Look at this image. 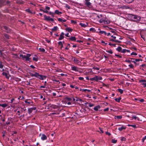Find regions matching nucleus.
Here are the masks:
<instances>
[{
	"label": "nucleus",
	"instance_id": "f257e3e1",
	"mask_svg": "<svg viewBox=\"0 0 146 146\" xmlns=\"http://www.w3.org/2000/svg\"><path fill=\"white\" fill-rule=\"evenodd\" d=\"M34 75L35 77L41 80H43L44 79V78H46V76L39 75L38 73L36 72H35V74H34Z\"/></svg>",
	"mask_w": 146,
	"mask_h": 146
},
{
	"label": "nucleus",
	"instance_id": "f03ea898",
	"mask_svg": "<svg viewBox=\"0 0 146 146\" xmlns=\"http://www.w3.org/2000/svg\"><path fill=\"white\" fill-rule=\"evenodd\" d=\"M131 15V17L132 19H135L136 20L135 21H139L140 20L141 17L139 16L138 15H132V14L131 15Z\"/></svg>",
	"mask_w": 146,
	"mask_h": 146
},
{
	"label": "nucleus",
	"instance_id": "7ed1b4c3",
	"mask_svg": "<svg viewBox=\"0 0 146 146\" xmlns=\"http://www.w3.org/2000/svg\"><path fill=\"white\" fill-rule=\"evenodd\" d=\"M44 17L45 20L48 21H51L53 22L54 21V20L53 19L50 18V17H47L46 15H44Z\"/></svg>",
	"mask_w": 146,
	"mask_h": 146
},
{
	"label": "nucleus",
	"instance_id": "20e7f679",
	"mask_svg": "<svg viewBox=\"0 0 146 146\" xmlns=\"http://www.w3.org/2000/svg\"><path fill=\"white\" fill-rule=\"evenodd\" d=\"M20 56V57H21L23 59H25L26 60L29 61L30 60V58H28L26 56L21 54Z\"/></svg>",
	"mask_w": 146,
	"mask_h": 146
},
{
	"label": "nucleus",
	"instance_id": "39448f33",
	"mask_svg": "<svg viewBox=\"0 0 146 146\" xmlns=\"http://www.w3.org/2000/svg\"><path fill=\"white\" fill-rule=\"evenodd\" d=\"M40 136H41V139L43 140H46L47 139V137L44 134L42 135L40 134Z\"/></svg>",
	"mask_w": 146,
	"mask_h": 146
},
{
	"label": "nucleus",
	"instance_id": "423d86ee",
	"mask_svg": "<svg viewBox=\"0 0 146 146\" xmlns=\"http://www.w3.org/2000/svg\"><path fill=\"white\" fill-rule=\"evenodd\" d=\"M2 74L5 76L6 78L7 79H9L10 77V76L8 75L5 72H3L2 73Z\"/></svg>",
	"mask_w": 146,
	"mask_h": 146
},
{
	"label": "nucleus",
	"instance_id": "0eeeda50",
	"mask_svg": "<svg viewBox=\"0 0 146 146\" xmlns=\"http://www.w3.org/2000/svg\"><path fill=\"white\" fill-rule=\"evenodd\" d=\"M64 33L62 32L61 33V34L60 35V37L59 38V40H61L64 38Z\"/></svg>",
	"mask_w": 146,
	"mask_h": 146
},
{
	"label": "nucleus",
	"instance_id": "6e6552de",
	"mask_svg": "<svg viewBox=\"0 0 146 146\" xmlns=\"http://www.w3.org/2000/svg\"><path fill=\"white\" fill-rule=\"evenodd\" d=\"M127 3H130L133 2L134 0H124Z\"/></svg>",
	"mask_w": 146,
	"mask_h": 146
},
{
	"label": "nucleus",
	"instance_id": "1a4fd4ad",
	"mask_svg": "<svg viewBox=\"0 0 146 146\" xmlns=\"http://www.w3.org/2000/svg\"><path fill=\"white\" fill-rule=\"evenodd\" d=\"M85 5H87L88 7H90L91 6V3L90 2H86Z\"/></svg>",
	"mask_w": 146,
	"mask_h": 146
},
{
	"label": "nucleus",
	"instance_id": "9d476101",
	"mask_svg": "<svg viewBox=\"0 0 146 146\" xmlns=\"http://www.w3.org/2000/svg\"><path fill=\"white\" fill-rule=\"evenodd\" d=\"M72 70L76 71H78L77 68L76 66H74L72 67Z\"/></svg>",
	"mask_w": 146,
	"mask_h": 146
},
{
	"label": "nucleus",
	"instance_id": "9b49d317",
	"mask_svg": "<svg viewBox=\"0 0 146 146\" xmlns=\"http://www.w3.org/2000/svg\"><path fill=\"white\" fill-rule=\"evenodd\" d=\"M3 27V29L7 30V32L8 33L10 31V29L7 27L6 26H4Z\"/></svg>",
	"mask_w": 146,
	"mask_h": 146
},
{
	"label": "nucleus",
	"instance_id": "f8f14e48",
	"mask_svg": "<svg viewBox=\"0 0 146 146\" xmlns=\"http://www.w3.org/2000/svg\"><path fill=\"white\" fill-rule=\"evenodd\" d=\"M126 127L124 126H122L121 127H119L118 128V130L120 131H121L123 129H126Z\"/></svg>",
	"mask_w": 146,
	"mask_h": 146
},
{
	"label": "nucleus",
	"instance_id": "ddd939ff",
	"mask_svg": "<svg viewBox=\"0 0 146 146\" xmlns=\"http://www.w3.org/2000/svg\"><path fill=\"white\" fill-rule=\"evenodd\" d=\"M100 108V107L99 106H97L96 107H95L94 108V109L95 110V111H98V109Z\"/></svg>",
	"mask_w": 146,
	"mask_h": 146
},
{
	"label": "nucleus",
	"instance_id": "4468645a",
	"mask_svg": "<svg viewBox=\"0 0 146 146\" xmlns=\"http://www.w3.org/2000/svg\"><path fill=\"white\" fill-rule=\"evenodd\" d=\"M122 118V117L121 116H115V119H121Z\"/></svg>",
	"mask_w": 146,
	"mask_h": 146
},
{
	"label": "nucleus",
	"instance_id": "2eb2a0df",
	"mask_svg": "<svg viewBox=\"0 0 146 146\" xmlns=\"http://www.w3.org/2000/svg\"><path fill=\"white\" fill-rule=\"evenodd\" d=\"M70 39L72 41H75L76 38L75 36H71L70 38Z\"/></svg>",
	"mask_w": 146,
	"mask_h": 146
},
{
	"label": "nucleus",
	"instance_id": "dca6fc26",
	"mask_svg": "<svg viewBox=\"0 0 146 146\" xmlns=\"http://www.w3.org/2000/svg\"><path fill=\"white\" fill-rule=\"evenodd\" d=\"M58 20L59 21L62 22H65L66 21V20H65V19L62 20L61 18H58Z\"/></svg>",
	"mask_w": 146,
	"mask_h": 146
},
{
	"label": "nucleus",
	"instance_id": "f3484780",
	"mask_svg": "<svg viewBox=\"0 0 146 146\" xmlns=\"http://www.w3.org/2000/svg\"><path fill=\"white\" fill-rule=\"evenodd\" d=\"M110 40L111 41L115 42H117L118 43H120L121 42L120 41L118 40H114L112 39Z\"/></svg>",
	"mask_w": 146,
	"mask_h": 146
},
{
	"label": "nucleus",
	"instance_id": "a211bd4d",
	"mask_svg": "<svg viewBox=\"0 0 146 146\" xmlns=\"http://www.w3.org/2000/svg\"><path fill=\"white\" fill-rule=\"evenodd\" d=\"M33 110V108H32L28 109V111L29 113L30 114Z\"/></svg>",
	"mask_w": 146,
	"mask_h": 146
},
{
	"label": "nucleus",
	"instance_id": "6ab92c4d",
	"mask_svg": "<svg viewBox=\"0 0 146 146\" xmlns=\"http://www.w3.org/2000/svg\"><path fill=\"white\" fill-rule=\"evenodd\" d=\"M79 25H80L82 27H85L87 26V25H86L85 24L82 23H80L79 24Z\"/></svg>",
	"mask_w": 146,
	"mask_h": 146
},
{
	"label": "nucleus",
	"instance_id": "aec40b11",
	"mask_svg": "<svg viewBox=\"0 0 146 146\" xmlns=\"http://www.w3.org/2000/svg\"><path fill=\"white\" fill-rule=\"evenodd\" d=\"M39 50L42 52H44L45 51V49L42 48H39Z\"/></svg>",
	"mask_w": 146,
	"mask_h": 146
},
{
	"label": "nucleus",
	"instance_id": "412c9836",
	"mask_svg": "<svg viewBox=\"0 0 146 146\" xmlns=\"http://www.w3.org/2000/svg\"><path fill=\"white\" fill-rule=\"evenodd\" d=\"M66 30L69 32H71L72 31V29H70V28H66Z\"/></svg>",
	"mask_w": 146,
	"mask_h": 146
},
{
	"label": "nucleus",
	"instance_id": "4be33fe9",
	"mask_svg": "<svg viewBox=\"0 0 146 146\" xmlns=\"http://www.w3.org/2000/svg\"><path fill=\"white\" fill-rule=\"evenodd\" d=\"M122 48L121 47L119 46L116 49V50L119 52H121V51Z\"/></svg>",
	"mask_w": 146,
	"mask_h": 146
},
{
	"label": "nucleus",
	"instance_id": "5701e85b",
	"mask_svg": "<svg viewBox=\"0 0 146 146\" xmlns=\"http://www.w3.org/2000/svg\"><path fill=\"white\" fill-rule=\"evenodd\" d=\"M99 33L101 34H104L105 35H106L107 34L104 31H99Z\"/></svg>",
	"mask_w": 146,
	"mask_h": 146
},
{
	"label": "nucleus",
	"instance_id": "b1692460",
	"mask_svg": "<svg viewBox=\"0 0 146 146\" xmlns=\"http://www.w3.org/2000/svg\"><path fill=\"white\" fill-rule=\"evenodd\" d=\"M54 13L57 14H59L62 13V12H59L57 10L55 11Z\"/></svg>",
	"mask_w": 146,
	"mask_h": 146
},
{
	"label": "nucleus",
	"instance_id": "393cba45",
	"mask_svg": "<svg viewBox=\"0 0 146 146\" xmlns=\"http://www.w3.org/2000/svg\"><path fill=\"white\" fill-rule=\"evenodd\" d=\"M58 29V27L57 26H55L52 29V30L53 31H56Z\"/></svg>",
	"mask_w": 146,
	"mask_h": 146
},
{
	"label": "nucleus",
	"instance_id": "a878e982",
	"mask_svg": "<svg viewBox=\"0 0 146 146\" xmlns=\"http://www.w3.org/2000/svg\"><path fill=\"white\" fill-rule=\"evenodd\" d=\"M0 106L3 108H5L7 106V105L6 104H0Z\"/></svg>",
	"mask_w": 146,
	"mask_h": 146
},
{
	"label": "nucleus",
	"instance_id": "bb28decb",
	"mask_svg": "<svg viewBox=\"0 0 146 146\" xmlns=\"http://www.w3.org/2000/svg\"><path fill=\"white\" fill-rule=\"evenodd\" d=\"M118 91L121 94H122L123 92V91L121 89H117Z\"/></svg>",
	"mask_w": 146,
	"mask_h": 146
},
{
	"label": "nucleus",
	"instance_id": "cd10ccee",
	"mask_svg": "<svg viewBox=\"0 0 146 146\" xmlns=\"http://www.w3.org/2000/svg\"><path fill=\"white\" fill-rule=\"evenodd\" d=\"M90 31H92L93 32H95L96 30H95L94 28H92L90 29Z\"/></svg>",
	"mask_w": 146,
	"mask_h": 146
},
{
	"label": "nucleus",
	"instance_id": "c85d7f7f",
	"mask_svg": "<svg viewBox=\"0 0 146 146\" xmlns=\"http://www.w3.org/2000/svg\"><path fill=\"white\" fill-rule=\"evenodd\" d=\"M88 91V92H90L91 91V90H87V89H83L82 90V92H85L86 91Z\"/></svg>",
	"mask_w": 146,
	"mask_h": 146
},
{
	"label": "nucleus",
	"instance_id": "c756f323",
	"mask_svg": "<svg viewBox=\"0 0 146 146\" xmlns=\"http://www.w3.org/2000/svg\"><path fill=\"white\" fill-rule=\"evenodd\" d=\"M121 98H118L115 99V100L116 101H117L118 102H120V100H121Z\"/></svg>",
	"mask_w": 146,
	"mask_h": 146
},
{
	"label": "nucleus",
	"instance_id": "7c9ffc66",
	"mask_svg": "<svg viewBox=\"0 0 146 146\" xmlns=\"http://www.w3.org/2000/svg\"><path fill=\"white\" fill-rule=\"evenodd\" d=\"M117 142V140H115L114 139H112L111 140V142L114 143H115Z\"/></svg>",
	"mask_w": 146,
	"mask_h": 146
},
{
	"label": "nucleus",
	"instance_id": "2f4dec72",
	"mask_svg": "<svg viewBox=\"0 0 146 146\" xmlns=\"http://www.w3.org/2000/svg\"><path fill=\"white\" fill-rule=\"evenodd\" d=\"M110 23V21L109 20H107L104 21V23L106 24H108Z\"/></svg>",
	"mask_w": 146,
	"mask_h": 146
},
{
	"label": "nucleus",
	"instance_id": "473e14b6",
	"mask_svg": "<svg viewBox=\"0 0 146 146\" xmlns=\"http://www.w3.org/2000/svg\"><path fill=\"white\" fill-rule=\"evenodd\" d=\"M128 126H132L134 127V128H136V126L135 125H128Z\"/></svg>",
	"mask_w": 146,
	"mask_h": 146
},
{
	"label": "nucleus",
	"instance_id": "72a5a7b5",
	"mask_svg": "<svg viewBox=\"0 0 146 146\" xmlns=\"http://www.w3.org/2000/svg\"><path fill=\"white\" fill-rule=\"evenodd\" d=\"M97 81L99 80H101L102 79V78L99 76H97Z\"/></svg>",
	"mask_w": 146,
	"mask_h": 146
},
{
	"label": "nucleus",
	"instance_id": "f704fd0d",
	"mask_svg": "<svg viewBox=\"0 0 146 146\" xmlns=\"http://www.w3.org/2000/svg\"><path fill=\"white\" fill-rule=\"evenodd\" d=\"M74 61L75 63H78V60H77L76 58H74Z\"/></svg>",
	"mask_w": 146,
	"mask_h": 146
},
{
	"label": "nucleus",
	"instance_id": "c9c22d12",
	"mask_svg": "<svg viewBox=\"0 0 146 146\" xmlns=\"http://www.w3.org/2000/svg\"><path fill=\"white\" fill-rule=\"evenodd\" d=\"M93 78L94 80L96 81H97V78L98 77H97V76H95Z\"/></svg>",
	"mask_w": 146,
	"mask_h": 146
},
{
	"label": "nucleus",
	"instance_id": "e433bc0d",
	"mask_svg": "<svg viewBox=\"0 0 146 146\" xmlns=\"http://www.w3.org/2000/svg\"><path fill=\"white\" fill-rule=\"evenodd\" d=\"M106 52L109 53L111 54H112L113 53V52L111 50H107L106 51Z\"/></svg>",
	"mask_w": 146,
	"mask_h": 146
},
{
	"label": "nucleus",
	"instance_id": "4c0bfd02",
	"mask_svg": "<svg viewBox=\"0 0 146 146\" xmlns=\"http://www.w3.org/2000/svg\"><path fill=\"white\" fill-rule=\"evenodd\" d=\"M33 60L36 61H38V58H35L34 57L33 58Z\"/></svg>",
	"mask_w": 146,
	"mask_h": 146
},
{
	"label": "nucleus",
	"instance_id": "58836bf2",
	"mask_svg": "<svg viewBox=\"0 0 146 146\" xmlns=\"http://www.w3.org/2000/svg\"><path fill=\"white\" fill-rule=\"evenodd\" d=\"M127 50L125 49H123L121 50V52L124 53L126 52Z\"/></svg>",
	"mask_w": 146,
	"mask_h": 146
},
{
	"label": "nucleus",
	"instance_id": "ea45409f",
	"mask_svg": "<svg viewBox=\"0 0 146 146\" xmlns=\"http://www.w3.org/2000/svg\"><path fill=\"white\" fill-rule=\"evenodd\" d=\"M135 61H136V62H137L139 61H142V60L141 59H135Z\"/></svg>",
	"mask_w": 146,
	"mask_h": 146
},
{
	"label": "nucleus",
	"instance_id": "a19ab883",
	"mask_svg": "<svg viewBox=\"0 0 146 146\" xmlns=\"http://www.w3.org/2000/svg\"><path fill=\"white\" fill-rule=\"evenodd\" d=\"M129 66L130 68H133L134 67V66H133V65L131 64H129Z\"/></svg>",
	"mask_w": 146,
	"mask_h": 146
},
{
	"label": "nucleus",
	"instance_id": "79ce46f5",
	"mask_svg": "<svg viewBox=\"0 0 146 146\" xmlns=\"http://www.w3.org/2000/svg\"><path fill=\"white\" fill-rule=\"evenodd\" d=\"M4 36H5V37L6 38H8V39H9V36L8 35H7V34H5V35H4Z\"/></svg>",
	"mask_w": 146,
	"mask_h": 146
},
{
	"label": "nucleus",
	"instance_id": "37998d69",
	"mask_svg": "<svg viewBox=\"0 0 146 146\" xmlns=\"http://www.w3.org/2000/svg\"><path fill=\"white\" fill-rule=\"evenodd\" d=\"M31 56V54H27L26 55L27 57L28 58H29V57Z\"/></svg>",
	"mask_w": 146,
	"mask_h": 146
},
{
	"label": "nucleus",
	"instance_id": "c03bdc74",
	"mask_svg": "<svg viewBox=\"0 0 146 146\" xmlns=\"http://www.w3.org/2000/svg\"><path fill=\"white\" fill-rule=\"evenodd\" d=\"M131 54V55H136L137 54V53H136L134 52H132Z\"/></svg>",
	"mask_w": 146,
	"mask_h": 146
},
{
	"label": "nucleus",
	"instance_id": "a18cd8bd",
	"mask_svg": "<svg viewBox=\"0 0 146 146\" xmlns=\"http://www.w3.org/2000/svg\"><path fill=\"white\" fill-rule=\"evenodd\" d=\"M126 139L125 137H123L121 138V140L122 141H125Z\"/></svg>",
	"mask_w": 146,
	"mask_h": 146
},
{
	"label": "nucleus",
	"instance_id": "49530a36",
	"mask_svg": "<svg viewBox=\"0 0 146 146\" xmlns=\"http://www.w3.org/2000/svg\"><path fill=\"white\" fill-rule=\"evenodd\" d=\"M139 82H146V81L145 80H140Z\"/></svg>",
	"mask_w": 146,
	"mask_h": 146
},
{
	"label": "nucleus",
	"instance_id": "de8ad7c7",
	"mask_svg": "<svg viewBox=\"0 0 146 146\" xmlns=\"http://www.w3.org/2000/svg\"><path fill=\"white\" fill-rule=\"evenodd\" d=\"M106 134L108 135L109 136H110L111 135V133H109L108 132H106Z\"/></svg>",
	"mask_w": 146,
	"mask_h": 146
},
{
	"label": "nucleus",
	"instance_id": "09e8293b",
	"mask_svg": "<svg viewBox=\"0 0 146 146\" xmlns=\"http://www.w3.org/2000/svg\"><path fill=\"white\" fill-rule=\"evenodd\" d=\"M25 103H27L29 104H30L31 103V102H28V100H26L25 101Z\"/></svg>",
	"mask_w": 146,
	"mask_h": 146
},
{
	"label": "nucleus",
	"instance_id": "8fccbe9b",
	"mask_svg": "<svg viewBox=\"0 0 146 146\" xmlns=\"http://www.w3.org/2000/svg\"><path fill=\"white\" fill-rule=\"evenodd\" d=\"M58 44L59 45H60L61 46L63 44H62V42L61 41L59 42L58 43Z\"/></svg>",
	"mask_w": 146,
	"mask_h": 146
},
{
	"label": "nucleus",
	"instance_id": "3c124183",
	"mask_svg": "<svg viewBox=\"0 0 146 146\" xmlns=\"http://www.w3.org/2000/svg\"><path fill=\"white\" fill-rule=\"evenodd\" d=\"M89 106L90 107H91L94 106V105L93 104H89Z\"/></svg>",
	"mask_w": 146,
	"mask_h": 146
},
{
	"label": "nucleus",
	"instance_id": "603ef678",
	"mask_svg": "<svg viewBox=\"0 0 146 146\" xmlns=\"http://www.w3.org/2000/svg\"><path fill=\"white\" fill-rule=\"evenodd\" d=\"M29 74L32 77L34 76V74H33L31 73H30Z\"/></svg>",
	"mask_w": 146,
	"mask_h": 146
},
{
	"label": "nucleus",
	"instance_id": "864d4df0",
	"mask_svg": "<svg viewBox=\"0 0 146 146\" xmlns=\"http://www.w3.org/2000/svg\"><path fill=\"white\" fill-rule=\"evenodd\" d=\"M3 66V65L2 64V62L0 63V68H2Z\"/></svg>",
	"mask_w": 146,
	"mask_h": 146
},
{
	"label": "nucleus",
	"instance_id": "5fc2aeb1",
	"mask_svg": "<svg viewBox=\"0 0 146 146\" xmlns=\"http://www.w3.org/2000/svg\"><path fill=\"white\" fill-rule=\"evenodd\" d=\"M115 55L117 56V57H118L119 58H122V56L119 55H118V54H115Z\"/></svg>",
	"mask_w": 146,
	"mask_h": 146
},
{
	"label": "nucleus",
	"instance_id": "6e6d98bb",
	"mask_svg": "<svg viewBox=\"0 0 146 146\" xmlns=\"http://www.w3.org/2000/svg\"><path fill=\"white\" fill-rule=\"evenodd\" d=\"M45 9L47 10H49L50 9V8L48 6H46L45 7Z\"/></svg>",
	"mask_w": 146,
	"mask_h": 146
},
{
	"label": "nucleus",
	"instance_id": "4d7b16f0",
	"mask_svg": "<svg viewBox=\"0 0 146 146\" xmlns=\"http://www.w3.org/2000/svg\"><path fill=\"white\" fill-rule=\"evenodd\" d=\"M131 61L129 60H125V62H127L128 63H130Z\"/></svg>",
	"mask_w": 146,
	"mask_h": 146
},
{
	"label": "nucleus",
	"instance_id": "13d9d810",
	"mask_svg": "<svg viewBox=\"0 0 146 146\" xmlns=\"http://www.w3.org/2000/svg\"><path fill=\"white\" fill-rule=\"evenodd\" d=\"M139 101L141 102H143L144 101V100L143 99H141L139 100Z\"/></svg>",
	"mask_w": 146,
	"mask_h": 146
},
{
	"label": "nucleus",
	"instance_id": "bf43d9fd",
	"mask_svg": "<svg viewBox=\"0 0 146 146\" xmlns=\"http://www.w3.org/2000/svg\"><path fill=\"white\" fill-rule=\"evenodd\" d=\"M79 79L80 80H83L84 79V78L82 77H80L79 78Z\"/></svg>",
	"mask_w": 146,
	"mask_h": 146
},
{
	"label": "nucleus",
	"instance_id": "052dcab7",
	"mask_svg": "<svg viewBox=\"0 0 146 146\" xmlns=\"http://www.w3.org/2000/svg\"><path fill=\"white\" fill-rule=\"evenodd\" d=\"M109 110V108H107L106 109H104V111H108Z\"/></svg>",
	"mask_w": 146,
	"mask_h": 146
},
{
	"label": "nucleus",
	"instance_id": "680f3d73",
	"mask_svg": "<svg viewBox=\"0 0 146 146\" xmlns=\"http://www.w3.org/2000/svg\"><path fill=\"white\" fill-rule=\"evenodd\" d=\"M99 129H100V130L101 131V132H102V133H104V131H103L102 129L100 128H99Z\"/></svg>",
	"mask_w": 146,
	"mask_h": 146
},
{
	"label": "nucleus",
	"instance_id": "e2e57ef3",
	"mask_svg": "<svg viewBox=\"0 0 146 146\" xmlns=\"http://www.w3.org/2000/svg\"><path fill=\"white\" fill-rule=\"evenodd\" d=\"M111 32L114 34L116 33V32L114 31H111Z\"/></svg>",
	"mask_w": 146,
	"mask_h": 146
},
{
	"label": "nucleus",
	"instance_id": "0e129e2a",
	"mask_svg": "<svg viewBox=\"0 0 146 146\" xmlns=\"http://www.w3.org/2000/svg\"><path fill=\"white\" fill-rule=\"evenodd\" d=\"M132 119H136L137 118V117H136V116H133L132 117Z\"/></svg>",
	"mask_w": 146,
	"mask_h": 146
},
{
	"label": "nucleus",
	"instance_id": "69168bd1",
	"mask_svg": "<svg viewBox=\"0 0 146 146\" xmlns=\"http://www.w3.org/2000/svg\"><path fill=\"white\" fill-rule=\"evenodd\" d=\"M67 99L69 101H71L72 100V99L70 98H67Z\"/></svg>",
	"mask_w": 146,
	"mask_h": 146
},
{
	"label": "nucleus",
	"instance_id": "338daca9",
	"mask_svg": "<svg viewBox=\"0 0 146 146\" xmlns=\"http://www.w3.org/2000/svg\"><path fill=\"white\" fill-rule=\"evenodd\" d=\"M71 22L72 23H76V22L75 21H74L73 20H71Z\"/></svg>",
	"mask_w": 146,
	"mask_h": 146
},
{
	"label": "nucleus",
	"instance_id": "774afa93",
	"mask_svg": "<svg viewBox=\"0 0 146 146\" xmlns=\"http://www.w3.org/2000/svg\"><path fill=\"white\" fill-rule=\"evenodd\" d=\"M142 85H144V87H146V83H143Z\"/></svg>",
	"mask_w": 146,
	"mask_h": 146
}]
</instances>
